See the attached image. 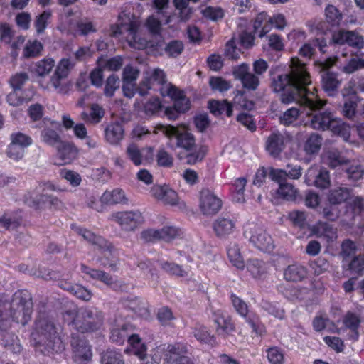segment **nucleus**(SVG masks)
<instances>
[{
  "mask_svg": "<svg viewBox=\"0 0 364 364\" xmlns=\"http://www.w3.org/2000/svg\"><path fill=\"white\" fill-rule=\"evenodd\" d=\"M10 139L11 141L19 146H21L23 149L29 146L33 143V140L29 136L21 132L11 134Z\"/></svg>",
  "mask_w": 364,
  "mask_h": 364,
  "instance_id": "680f3d73",
  "label": "nucleus"
},
{
  "mask_svg": "<svg viewBox=\"0 0 364 364\" xmlns=\"http://www.w3.org/2000/svg\"><path fill=\"white\" fill-rule=\"evenodd\" d=\"M231 301L236 311L245 318L246 322L251 326L252 331L256 335H262L265 332V328L260 322L259 317L254 313H249L247 304L235 294H231Z\"/></svg>",
  "mask_w": 364,
  "mask_h": 364,
  "instance_id": "9d476101",
  "label": "nucleus"
},
{
  "mask_svg": "<svg viewBox=\"0 0 364 364\" xmlns=\"http://www.w3.org/2000/svg\"><path fill=\"white\" fill-rule=\"evenodd\" d=\"M186 352V348L181 344L168 345L165 354V360L168 364H172L173 362L178 360L179 358L184 357L185 355L183 354Z\"/></svg>",
  "mask_w": 364,
  "mask_h": 364,
  "instance_id": "58836bf2",
  "label": "nucleus"
},
{
  "mask_svg": "<svg viewBox=\"0 0 364 364\" xmlns=\"http://www.w3.org/2000/svg\"><path fill=\"white\" fill-rule=\"evenodd\" d=\"M127 340L134 348V353L140 359H144L146 355V347L144 343H141L139 336L137 334H131L129 331Z\"/></svg>",
  "mask_w": 364,
  "mask_h": 364,
  "instance_id": "a19ab883",
  "label": "nucleus"
},
{
  "mask_svg": "<svg viewBox=\"0 0 364 364\" xmlns=\"http://www.w3.org/2000/svg\"><path fill=\"white\" fill-rule=\"evenodd\" d=\"M43 49L42 43L37 41H28L24 46L23 55L26 58H36L41 55Z\"/></svg>",
  "mask_w": 364,
  "mask_h": 364,
  "instance_id": "a18cd8bd",
  "label": "nucleus"
},
{
  "mask_svg": "<svg viewBox=\"0 0 364 364\" xmlns=\"http://www.w3.org/2000/svg\"><path fill=\"white\" fill-rule=\"evenodd\" d=\"M146 75L139 88V93L142 96L147 94V91L144 90V87H146V90H159L161 94V89L165 85H172L167 82L165 73L161 69L155 68L150 73H146Z\"/></svg>",
  "mask_w": 364,
  "mask_h": 364,
  "instance_id": "f8f14e48",
  "label": "nucleus"
},
{
  "mask_svg": "<svg viewBox=\"0 0 364 364\" xmlns=\"http://www.w3.org/2000/svg\"><path fill=\"white\" fill-rule=\"evenodd\" d=\"M289 67V73L271 78L272 90L282 92L281 102L283 104L296 102L310 112L321 109L326 105V101L321 100L308 87L311 82L306 65L299 58H293Z\"/></svg>",
  "mask_w": 364,
  "mask_h": 364,
  "instance_id": "f257e3e1",
  "label": "nucleus"
},
{
  "mask_svg": "<svg viewBox=\"0 0 364 364\" xmlns=\"http://www.w3.org/2000/svg\"><path fill=\"white\" fill-rule=\"evenodd\" d=\"M326 21L332 26L338 25L342 19V14L333 5L328 4L325 9Z\"/></svg>",
  "mask_w": 364,
  "mask_h": 364,
  "instance_id": "4d7b16f0",
  "label": "nucleus"
},
{
  "mask_svg": "<svg viewBox=\"0 0 364 364\" xmlns=\"http://www.w3.org/2000/svg\"><path fill=\"white\" fill-rule=\"evenodd\" d=\"M306 115L309 119L305 122V125L314 129H328L333 118L332 113L329 112H318L314 115L307 112Z\"/></svg>",
  "mask_w": 364,
  "mask_h": 364,
  "instance_id": "412c9836",
  "label": "nucleus"
},
{
  "mask_svg": "<svg viewBox=\"0 0 364 364\" xmlns=\"http://www.w3.org/2000/svg\"><path fill=\"white\" fill-rule=\"evenodd\" d=\"M163 97H170L173 101L175 109L179 112L184 113L191 107V102L185 96L183 92L177 89L173 85H166L161 89Z\"/></svg>",
  "mask_w": 364,
  "mask_h": 364,
  "instance_id": "2eb2a0df",
  "label": "nucleus"
},
{
  "mask_svg": "<svg viewBox=\"0 0 364 364\" xmlns=\"http://www.w3.org/2000/svg\"><path fill=\"white\" fill-rule=\"evenodd\" d=\"M41 136L44 143L51 146H58L63 141L59 134L51 128L44 129Z\"/></svg>",
  "mask_w": 364,
  "mask_h": 364,
  "instance_id": "c03bdc74",
  "label": "nucleus"
},
{
  "mask_svg": "<svg viewBox=\"0 0 364 364\" xmlns=\"http://www.w3.org/2000/svg\"><path fill=\"white\" fill-rule=\"evenodd\" d=\"M333 64L334 61L331 58L317 63L319 72L321 73L322 87L325 92L331 97L335 96L338 93L341 85V81L338 79L337 74L328 71V69Z\"/></svg>",
  "mask_w": 364,
  "mask_h": 364,
  "instance_id": "1a4fd4ad",
  "label": "nucleus"
},
{
  "mask_svg": "<svg viewBox=\"0 0 364 364\" xmlns=\"http://www.w3.org/2000/svg\"><path fill=\"white\" fill-rule=\"evenodd\" d=\"M32 312L33 303L29 294L18 290L11 300L6 299L2 307V318L8 317L9 325L5 328H0V333L9 329L12 321L25 326L31 320Z\"/></svg>",
  "mask_w": 364,
  "mask_h": 364,
  "instance_id": "20e7f679",
  "label": "nucleus"
},
{
  "mask_svg": "<svg viewBox=\"0 0 364 364\" xmlns=\"http://www.w3.org/2000/svg\"><path fill=\"white\" fill-rule=\"evenodd\" d=\"M210 112L218 117L225 114L228 117L232 115V106L227 100H210L208 102Z\"/></svg>",
  "mask_w": 364,
  "mask_h": 364,
  "instance_id": "473e14b6",
  "label": "nucleus"
},
{
  "mask_svg": "<svg viewBox=\"0 0 364 364\" xmlns=\"http://www.w3.org/2000/svg\"><path fill=\"white\" fill-rule=\"evenodd\" d=\"M51 16V11L50 10H46L36 17L34 27L38 34H41L44 32Z\"/></svg>",
  "mask_w": 364,
  "mask_h": 364,
  "instance_id": "864d4df0",
  "label": "nucleus"
},
{
  "mask_svg": "<svg viewBox=\"0 0 364 364\" xmlns=\"http://www.w3.org/2000/svg\"><path fill=\"white\" fill-rule=\"evenodd\" d=\"M322 144V138L318 134H311L304 144V151L307 154L318 153Z\"/></svg>",
  "mask_w": 364,
  "mask_h": 364,
  "instance_id": "79ce46f5",
  "label": "nucleus"
},
{
  "mask_svg": "<svg viewBox=\"0 0 364 364\" xmlns=\"http://www.w3.org/2000/svg\"><path fill=\"white\" fill-rule=\"evenodd\" d=\"M124 132L120 122L110 123L105 128V139L111 145H118L124 138Z\"/></svg>",
  "mask_w": 364,
  "mask_h": 364,
  "instance_id": "b1692460",
  "label": "nucleus"
},
{
  "mask_svg": "<svg viewBox=\"0 0 364 364\" xmlns=\"http://www.w3.org/2000/svg\"><path fill=\"white\" fill-rule=\"evenodd\" d=\"M114 247L110 250L109 252L106 249H101L103 251L104 256L100 259L102 265L104 267H108L112 271L117 272L119 270V259L112 256V251Z\"/></svg>",
  "mask_w": 364,
  "mask_h": 364,
  "instance_id": "8fccbe9b",
  "label": "nucleus"
},
{
  "mask_svg": "<svg viewBox=\"0 0 364 364\" xmlns=\"http://www.w3.org/2000/svg\"><path fill=\"white\" fill-rule=\"evenodd\" d=\"M156 161L159 166L171 167L173 164V158L164 149H160L156 154Z\"/></svg>",
  "mask_w": 364,
  "mask_h": 364,
  "instance_id": "774afa93",
  "label": "nucleus"
},
{
  "mask_svg": "<svg viewBox=\"0 0 364 364\" xmlns=\"http://www.w3.org/2000/svg\"><path fill=\"white\" fill-rule=\"evenodd\" d=\"M284 149V136L279 132L271 134L266 141V149L269 154L274 156H278Z\"/></svg>",
  "mask_w": 364,
  "mask_h": 364,
  "instance_id": "a878e982",
  "label": "nucleus"
},
{
  "mask_svg": "<svg viewBox=\"0 0 364 364\" xmlns=\"http://www.w3.org/2000/svg\"><path fill=\"white\" fill-rule=\"evenodd\" d=\"M277 193L283 198L287 200H294L297 193V190L294 186L289 183H281L279 186Z\"/></svg>",
  "mask_w": 364,
  "mask_h": 364,
  "instance_id": "bf43d9fd",
  "label": "nucleus"
},
{
  "mask_svg": "<svg viewBox=\"0 0 364 364\" xmlns=\"http://www.w3.org/2000/svg\"><path fill=\"white\" fill-rule=\"evenodd\" d=\"M55 63L53 58L41 59L30 66V71L37 77H43L48 75L55 67Z\"/></svg>",
  "mask_w": 364,
  "mask_h": 364,
  "instance_id": "c85d7f7f",
  "label": "nucleus"
},
{
  "mask_svg": "<svg viewBox=\"0 0 364 364\" xmlns=\"http://www.w3.org/2000/svg\"><path fill=\"white\" fill-rule=\"evenodd\" d=\"M20 223V218L4 215L0 218V231L15 229Z\"/></svg>",
  "mask_w": 364,
  "mask_h": 364,
  "instance_id": "052dcab7",
  "label": "nucleus"
},
{
  "mask_svg": "<svg viewBox=\"0 0 364 364\" xmlns=\"http://www.w3.org/2000/svg\"><path fill=\"white\" fill-rule=\"evenodd\" d=\"M343 323L351 331L350 338L353 341L358 340L359 336L358 328L360 323L359 316L355 313L348 311L343 317Z\"/></svg>",
  "mask_w": 364,
  "mask_h": 364,
  "instance_id": "72a5a7b5",
  "label": "nucleus"
},
{
  "mask_svg": "<svg viewBox=\"0 0 364 364\" xmlns=\"http://www.w3.org/2000/svg\"><path fill=\"white\" fill-rule=\"evenodd\" d=\"M146 25L149 32L151 34L156 36V38H159L156 43L146 42L144 40L138 38V24L134 21H130L128 25L122 26V28H118L114 31V35L117 36V34L122 33L123 32L122 29H124L128 32L127 38L131 46L137 49H142L144 47H151L155 49L161 48L164 43L161 40V36H160L161 30V21L154 16H151L147 18Z\"/></svg>",
  "mask_w": 364,
  "mask_h": 364,
  "instance_id": "423d86ee",
  "label": "nucleus"
},
{
  "mask_svg": "<svg viewBox=\"0 0 364 364\" xmlns=\"http://www.w3.org/2000/svg\"><path fill=\"white\" fill-rule=\"evenodd\" d=\"M158 132L162 133L170 139H176V147L184 149L188 154L185 156L186 163L193 165L201 161L205 157L207 149L205 146L196 148L195 137L186 127L172 125L159 124Z\"/></svg>",
  "mask_w": 364,
  "mask_h": 364,
  "instance_id": "7ed1b4c3",
  "label": "nucleus"
},
{
  "mask_svg": "<svg viewBox=\"0 0 364 364\" xmlns=\"http://www.w3.org/2000/svg\"><path fill=\"white\" fill-rule=\"evenodd\" d=\"M340 256L343 261L348 262L351 258L355 257L357 246L355 243L350 239L344 240L341 245Z\"/></svg>",
  "mask_w": 364,
  "mask_h": 364,
  "instance_id": "49530a36",
  "label": "nucleus"
},
{
  "mask_svg": "<svg viewBox=\"0 0 364 364\" xmlns=\"http://www.w3.org/2000/svg\"><path fill=\"white\" fill-rule=\"evenodd\" d=\"M352 189L347 187H336L331 189L327 195L328 202L338 205L346 202L351 196Z\"/></svg>",
  "mask_w": 364,
  "mask_h": 364,
  "instance_id": "cd10ccee",
  "label": "nucleus"
},
{
  "mask_svg": "<svg viewBox=\"0 0 364 364\" xmlns=\"http://www.w3.org/2000/svg\"><path fill=\"white\" fill-rule=\"evenodd\" d=\"M102 364H124L121 353L114 349H107L101 354Z\"/></svg>",
  "mask_w": 364,
  "mask_h": 364,
  "instance_id": "37998d69",
  "label": "nucleus"
},
{
  "mask_svg": "<svg viewBox=\"0 0 364 364\" xmlns=\"http://www.w3.org/2000/svg\"><path fill=\"white\" fill-rule=\"evenodd\" d=\"M129 326L124 324L120 328H114L110 333V339L118 344H123L129 337Z\"/></svg>",
  "mask_w": 364,
  "mask_h": 364,
  "instance_id": "3c124183",
  "label": "nucleus"
},
{
  "mask_svg": "<svg viewBox=\"0 0 364 364\" xmlns=\"http://www.w3.org/2000/svg\"><path fill=\"white\" fill-rule=\"evenodd\" d=\"M289 218L291 222L300 228H303L306 225V213L301 210H293L289 213Z\"/></svg>",
  "mask_w": 364,
  "mask_h": 364,
  "instance_id": "338daca9",
  "label": "nucleus"
},
{
  "mask_svg": "<svg viewBox=\"0 0 364 364\" xmlns=\"http://www.w3.org/2000/svg\"><path fill=\"white\" fill-rule=\"evenodd\" d=\"M58 154L63 163L67 164L76 157L77 149L73 144L62 141L58 146Z\"/></svg>",
  "mask_w": 364,
  "mask_h": 364,
  "instance_id": "e433bc0d",
  "label": "nucleus"
},
{
  "mask_svg": "<svg viewBox=\"0 0 364 364\" xmlns=\"http://www.w3.org/2000/svg\"><path fill=\"white\" fill-rule=\"evenodd\" d=\"M221 207V200L209 189H203L200 191V208L204 215H215Z\"/></svg>",
  "mask_w": 364,
  "mask_h": 364,
  "instance_id": "f3484780",
  "label": "nucleus"
},
{
  "mask_svg": "<svg viewBox=\"0 0 364 364\" xmlns=\"http://www.w3.org/2000/svg\"><path fill=\"white\" fill-rule=\"evenodd\" d=\"M126 156L135 166L145 164L146 159L144 157L141 150L135 144H130L125 151Z\"/></svg>",
  "mask_w": 364,
  "mask_h": 364,
  "instance_id": "4c0bfd02",
  "label": "nucleus"
},
{
  "mask_svg": "<svg viewBox=\"0 0 364 364\" xmlns=\"http://www.w3.org/2000/svg\"><path fill=\"white\" fill-rule=\"evenodd\" d=\"M244 234L254 246L262 251H270L274 248L272 238L262 228L255 227L253 231L246 230Z\"/></svg>",
  "mask_w": 364,
  "mask_h": 364,
  "instance_id": "dca6fc26",
  "label": "nucleus"
},
{
  "mask_svg": "<svg viewBox=\"0 0 364 364\" xmlns=\"http://www.w3.org/2000/svg\"><path fill=\"white\" fill-rule=\"evenodd\" d=\"M184 46L181 41H170L164 48L165 53L171 58H176L183 51Z\"/></svg>",
  "mask_w": 364,
  "mask_h": 364,
  "instance_id": "13d9d810",
  "label": "nucleus"
},
{
  "mask_svg": "<svg viewBox=\"0 0 364 364\" xmlns=\"http://www.w3.org/2000/svg\"><path fill=\"white\" fill-rule=\"evenodd\" d=\"M349 180L357 181L364 176V167L361 165H351L345 169Z\"/></svg>",
  "mask_w": 364,
  "mask_h": 364,
  "instance_id": "0e129e2a",
  "label": "nucleus"
},
{
  "mask_svg": "<svg viewBox=\"0 0 364 364\" xmlns=\"http://www.w3.org/2000/svg\"><path fill=\"white\" fill-rule=\"evenodd\" d=\"M332 41L334 43L343 45L347 43L348 46L362 48L364 46V39L362 36L350 31H339L332 36Z\"/></svg>",
  "mask_w": 364,
  "mask_h": 364,
  "instance_id": "6ab92c4d",
  "label": "nucleus"
},
{
  "mask_svg": "<svg viewBox=\"0 0 364 364\" xmlns=\"http://www.w3.org/2000/svg\"><path fill=\"white\" fill-rule=\"evenodd\" d=\"M64 320L72 324L81 333L92 332L98 330L103 323V314L96 308L91 307L66 311L63 315Z\"/></svg>",
  "mask_w": 364,
  "mask_h": 364,
  "instance_id": "39448f33",
  "label": "nucleus"
},
{
  "mask_svg": "<svg viewBox=\"0 0 364 364\" xmlns=\"http://www.w3.org/2000/svg\"><path fill=\"white\" fill-rule=\"evenodd\" d=\"M301 113L302 112L299 108L291 107L287 109L279 117V122L285 126H289L294 123Z\"/></svg>",
  "mask_w": 364,
  "mask_h": 364,
  "instance_id": "5fc2aeb1",
  "label": "nucleus"
},
{
  "mask_svg": "<svg viewBox=\"0 0 364 364\" xmlns=\"http://www.w3.org/2000/svg\"><path fill=\"white\" fill-rule=\"evenodd\" d=\"M311 232L316 237H323L328 241H333L337 238V230L333 225L323 221L317 222L311 228Z\"/></svg>",
  "mask_w": 364,
  "mask_h": 364,
  "instance_id": "bb28decb",
  "label": "nucleus"
},
{
  "mask_svg": "<svg viewBox=\"0 0 364 364\" xmlns=\"http://www.w3.org/2000/svg\"><path fill=\"white\" fill-rule=\"evenodd\" d=\"M267 357L271 364H283L284 354L278 347H271L267 349Z\"/></svg>",
  "mask_w": 364,
  "mask_h": 364,
  "instance_id": "e2e57ef3",
  "label": "nucleus"
},
{
  "mask_svg": "<svg viewBox=\"0 0 364 364\" xmlns=\"http://www.w3.org/2000/svg\"><path fill=\"white\" fill-rule=\"evenodd\" d=\"M247 269L255 279H264L267 274V264L258 259H250L247 262Z\"/></svg>",
  "mask_w": 364,
  "mask_h": 364,
  "instance_id": "c756f323",
  "label": "nucleus"
},
{
  "mask_svg": "<svg viewBox=\"0 0 364 364\" xmlns=\"http://www.w3.org/2000/svg\"><path fill=\"white\" fill-rule=\"evenodd\" d=\"M96 31L97 29L93 23L88 18H81L76 23V32L80 36H85Z\"/></svg>",
  "mask_w": 364,
  "mask_h": 364,
  "instance_id": "603ef678",
  "label": "nucleus"
},
{
  "mask_svg": "<svg viewBox=\"0 0 364 364\" xmlns=\"http://www.w3.org/2000/svg\"><path fill=\"white\" fill-rule=\"evenodd\" d=\"M75 361L79 364L89 362L92 357L91 346L84 339L73 336L71 340Z\"/></svg>",
  "mask_w": 364,
  "mask_h": 364,
  "instance_id": "a211bd4d",
  "label": "nucleus"
},
{
  "mask_svg": "<svg viewBox=\"0 0 364 364\" xmlns=\"http://www.w3.org/2000/svg\"><path fill=\"white\" fill-rule=\"evenodd\" d=\"M160 266L163 270L170 274L182 277L188 275L186 270L182 269L180 265L175 263L164 261L160 262Z\"/></svg>",
  "mask_w": 364,
  "mask_h": 364,
  "instance_id": "6e6d98bb",
  "label": "nucleus"
},
{
  "mask_svg": "<svg viewBox=\"0 0 364 364\" xmlns=\"http://www.w3.org/2000/svg\"><path fill=\"white\" fill-rule=\"evenodd\" d=\"M34 347L37 352L49 355L63 351L65 344L53 321L45 315H39L32 333Z\"/></svg>",
  "mask_w": 364,
  "mask_h": 364,
  "instance_id": "f03ea898",
  "label": "nucleus"
},
{
  "mask_svg": "<svg viewBox=\"0 0 364 364\" xmlns=\"http://www.w3.org/2000/svg\"><path fill=\"white\" fill-rule=\"evenodd\" d=\"M112 219L126 231L134 230L144 221L139 210L117 212L112 215Z\"/></svg>",
  "mask_w": 364,
  "mask_h": 364,
  "instance_id": "9b49d317",
  "label": "nucleus"
},
{
  "mask_svg": "<svg viewBox=\"0 0 364 364\" xmlns=\"http://www.w3.org/2000/svg\"><path fill=\"white\" fill-rule=\"evenodd\" d=\"M72 229L80 235L85 240L89 241L93 245H96L100 249H106L109 252L112 248V245L101 236L97 235L86 229L73 225Z\"/></svg>",
  "mask_w": 364,
  "mask_h": 364,
  "instance_id": "4be33fe9",
  "label": "nucleus"
},
{
  "mask_svg": "<svg viewBox=\"0 0 364 364\" xmlns=\"http://www.w3.org/2000/svg\"><path fill=\"white\" fill-rule=\"evenodd\" d=\"M309 265L315 274L320 275L328 269L329 263L326 258L320 257L311 261Z\"/></svg>",
  "mask_w": 364,
  "mask_h": 364,
  "instance_id": "69168bd1",
  "label": "nucleus"
},
{
  "mask_svg": "<svg viewBox=\"0 0 364 364\" xmlns=\"http://www.w3.org/2000/svg\"><path fill=\"white\" fill-rule=\"evenodd\" d=\"M213 227L217 237L223 238L232 233L235 222L230 216L218 217L213 223Z\"/></svg>",
  "mask_w": 364,
  "mask_h": 364,
  "instance_id": "5701e85b",
  "label": "nucleus"
},
{
  "mask_svg": "<svg viewBox=\"0 0 364 364\" xmlns=\"http://www.w3.org/2000/svg\"><path fill=\"white\" fill-rule=\"evenodd\" d=\"M305 181L308 185L314 184L320 189H326L331 186L329 171L325 168L311 166L306 175Z\"/></svg>",
  "mask_w": 364,
  "mask_h": 364,
  "instance_id": "4468645a",
  "label": "nucleus"
},
{
  "mask_svg": "<svg viewBox=\"0 0 364 364\" xmlns=\"http://www.w3.org/2000/svg\"><path fill=\"white\" fill-rule=\"evenodd\" d=\"M100 201L107 205L126 204L128 199L122 189L116 188L112 191H106L100 197Z\"/></svg>",
  "mask_w": 364,
  "mask_h": 364,
  "instance_id": "7c9ffc66",
  "label": "nucleus"
},
{
  "mask_svg": "<svg viewBox=\"0 0 364 364\" xmlns=\"http://www.w3.org/2000/svg\"><path fill=\"white\" fill-rule=\"evenodd\" d=\"M80 269L82 273L87 275L90 278L100 281L108 287H114L116 284V281L113 277L105 271L92 269L83 264H81Z\"/></svg>",
  "mask_w": 364,
  "mask_h": 364,
  "instance_id": "393cba45",
  "label": "nucleus"
},
{
  "mask_svg": "<svg viewBox=\"0 0 364 364\" xmlns=\"http://www.w3.org/2000/svg\"><path fill=\"white\" fill-rule=\"evenodd\" d=\"M59 189L50 181H41L36 187V196L31 194L25 196V203L36 210L49 208H60L63 203L56 196L50 194V191H57Z\"/></svg>",
  "mask_w": 364,
  "mask_h": 364,
  "instance_id": "0eeeda50",
  "label": "nucleus"
},
{
  "mask_svg": "<svg viewBox=\"0 0 364 364\" xmlns=\"http://www.w3.org/2000/svg\"><path fill=\"white\" fill-rule=\"evenodd\" d=\"M151 194L157 200L171 205H176L178 200L177 193L166 185H154L151 189Z\"/></svg>",
  "mask_w": 364,
  "mask_h": 364,
  "instance_id": "aec40b11",
  "label": "nucleus"
},
{
  "mask_svg": "<svg viewBox=\"0 0 364 364\" xmlns=\"http://www.w3.org/2000/svg\"><path fill=\"white\" fill-rule=\"evenodd\" d=\"M348 160L343 156L337 150H330L326 154V163L333 168L347 164Z\"/></svg>",
  "mask_w": 364,
  "mask_h": 364,
  "instance_id": "de8ad7c7",
  "label": "nucleus"
},
{
  "mask_svg": "<svg viewBox=\"0 0 364 364\" xmlns=\"http://www.w3.org/2000/svg\"><path fill=\"white\" fill-rule=\"evenodd\" d=\"M214 322L217 325L216 331L219 335L223 333L229 334L235 331V325L228 315L223 314L216 315Z\"/></svg>",
  "mask_w": 364,
  "mask_h": 364,
  "instance_id": "c9c22d12",
  "label": "nucleus"
},
{
  "mask_svg": "<svg viewBox=\"0 0 364 364\" xmlns=\"http://www.w3.org/2000/svg\"><path fill=\"white\" fill-rule=\"evenodd\" d=\"M232 74L235 79L240 80L242 87L250 91H255L259 85V77L250 72L247 63H242L233 68Z\"/></svg>",
  "mask_w": 364,
  "mask_h": 364,
  "instance_id": "ddd939ff",
  "label": "nucleus"
},
{
  "mask_svg": "<svg viewBox=\"0 0 364 364\" xmlns=\"http://www.w3.org/2000/svg\"><path fill=\"white\" fill-rule=\"evenodd\" d=\"M227 254L230 262L233 266L240 269L245 267L244 259L238 244L233 242H230L227 247Z\"/></svg>",
  "mask_w": 364,
  "mask_h": 364,
  "instance_id": "f704fd0d",
  "label": "nucleus"
},
{
  "mask_svg": "<svg viewBox=\"0 0 364 364\" xmlns=\"http://www.w3.org/2000/svg\"><path fill=\"white\" fill-rule=\"evenodd\" d=\"M307 276V269L302 265L294 264L289 265L284 272V277L289 282H300Z\"/></svg>",
  "mask_w": 364,
  "mask_h": 364,
  "instance_id": "2f4dec72",
  "label": "nucleus"
},
{
  "mask_svg": "<svg viewBox=\"0 0 364 364\" xmlns=\"http://www.w3.org/2000/svg\"><path fill=\"white\" fill-rule=\"evenodd\" d=\"M74 64L68 58L62 59L57 65L53 74L50 77L47 88L50 86L59 94H67L70 90L68 77Z\"/></svg>",
  "mask_w": 364,
  "mask_h": 364,
  "instance_id": "6e6552de",
  "label": "nucleus"
},
{
  "mask_svg": "<svg viewBox=\"0 0 364 364\" xmlns=\"http://www.w3.org/2000/svg\"><path fill=\"white\" fill-rule=\"evenodd\" d=\"M120 80L116 74L110 75L106 80L104 88V95L107 97L114 96V92L119 88Z\"/></svg>",
  "mask_w": 364,
  "mask_h": 364,
  "instance_id": "09e8293b",
  "label": "nucleus"
},
{
  "mask_svg": "<svg viewBox=\"0 0 364 364\" xmlns=\"http://www.w3.org/2000/svg\"><path fill=\"white\" fill-rule=\"evenodd\" d=\"M328 129L333 134L341 136L345 141H347L350 137V126L340 119L333 117Z\"/></svg>",
  "mask_w": 364,
  "mask_h": 364,
  "instance_id": "ea45409f",
  "label": "nucleus"
}]
</instances>
